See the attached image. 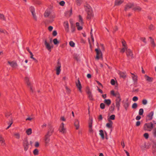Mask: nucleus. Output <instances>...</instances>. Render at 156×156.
Listing matches in <instances>:
<instances>
[{
  "instance_id": "obj_3",
  "label": "nucleus",
  "mask_w": 156,
  "mask_h": 156,
  "mask_svg": "<svg viewBox=\"0 0 156 156\" xmlns=\"http://www.w3.org/2000/svg\"><path fill=\"white\" fill-rule=\"evenodd\" d=\"M61 63L60 62V59H58L57 60V66L56 67V74L58 75L60 74L61 69Z\"/></svg>"
},
{
  "instance_id": "obj_22",
  "label": "nucleus",
  "mask_w": 156,
  "mask_h": 156,
  "mask_svg": "<svg viewBox=\"0 0 156 156\" xmlns=\"http://www.w3.org/2000/svg\"><path fill=\"white\" fill-rule=\"evenodd\" d=\"M119 75H120V76L123 79H125L126 76V73L122 72L120 71L119 73Z\"/></svg>"
},
{
  "instance_id": "obj_32",
  "label": "nucleus",
  "mask_w": 156,
  "mask_h": 156,
  "mask_svg": "<svg viewBox=\"0 0 156 156\" xmlns=\"http://www.w3.org/2000/svg\"><path fill=\"white\" fill-rule=\"evenodd\" d=\"M25 80L26 83H27V85L28 86H30V83L29 82V79L28 77H25Z\"/></svg>"
},
{
  "instance_id": "obj_63",
  "label": "nucleus",
  "mask_w": 156,
  "mask_h": 156,
  "mask_svg": "<svg viewBox=\"0 0 156 156\" xmlns=\"http://www.w3.org/2000/svg\"><path fill=\"white\" fill-rule=\"evenodd\" d=\"M57 35V32L56 30H54L52 33V35L53 36H55Z\"/></svg>"
},
{
  "instance_id": "obj_62",
  "label": "nucleus",
  "mask_w": 156,
  "mask_h": 156,
  "mask_svg": "<svg viewBox=\"0 0 156 156\" xmlns=\"http://www.w3.org/2000/svg\"><path fill=\"white\" fill-rule=\"evenodd\" d=\"M138 100V98L136 96H134L133 98V100L134 101H136Z\"/></svg>"
},
{
  "instance_id": "obj_8",
  "label": "nucleus",
  "mask_w": 156,
  "mask_h": 156,
  "mask_svg": "<svg viewBox=\"0 0 156 156\" xmlns=\"http://www.w3.org/2000/svg\"><path fill=\"white\" fill-rule=\"evenodd\" d=\"M48 131L47 134L51 135L54 132V129L53 128L52 126L51 125H48Z\"/></svg>"
},
{
  "instance_id": "obj_44",
  "label": "nucleus",
  "mask_w": 156,
  "mask_h": 156,
  "mask_svg": "<svg viewBox=\"0 0 156 156\" xmlns=\"http://www.w3.org/2000/svg\"><path fill=\"white\" fill-rule=\"evenodd\" d=\"M144 113V110L143 108H140L139 111V114L140 115H143Z\"/></svg>"
},
{
  "instance_id": "obj_59",
  "label": "nucleus",
  "mask_w": 156,
  "mask_h": 156,
  "mask_svg": "<svg viewBox=\"0 0 156 156\" xmlns=\"http://www.w3.org/2000/svg\"><path fill=\"white\" fill-rule=\"evenodd\" d=\"M142 102L144 105H146L147 104V102L146 99H143L142 101Z\"/></svg>"
},
{
  "instance_id": "obj_57",
  "label": "nucleus",
  "mask_w": 156,
  "mask_h": 156,
  "mask_svg": "<svg viewBox=\"0 0 156 156\" xmlns=\"http://www.w3.org/2000/svg\"><path fill=\"white\" fill-rule=\"evenodd\" d=\"M127 49V47H126V48H125V47H124L121 50V52L122 53H123L125 52V50H126Z\"/></svg>"
},
{
  "instance_id": "obj_11",
  "label": "nucleus",
  "mask_w": 156,
  "mask_h": 156,
  "mask_svg": "<svg viewBox=\"0 0 156 156\" xmlns=\"http://www.w3.org/2000/svg\"><path fill=\"white\" fill-rule=\"evenodd\" d=\"M44 44L47 49L50 52H51V48H53V46H51L50 44L47 42L46 39H45V40Z\"/></svg>"
},
{
  "instance_id": "obj_45",
  "label": "nucleus",
  "mask_w": 156,
  "mask_h": 156,
  "mask_svg": "<svg viewBox=\"0 0 156 156\" xmlns=\"http://www.w3.org/2000/svg\"><path fill=\"white\" fill-rule=\"evenodd\" d=\"M79 22H81V24H83V19L82 16L80 15H79Z\"/></svg>"
},
{
  "instance_id": "obj_7",
  "label": "nucleus",
  "mask_w": 156,
  "mask_h": 156,
  "mask_svg": "<svg viewBox=\"0 0 156 156\" xmlns=\"http://www.w3.org/2000/svg\"><path fill=\"white\" fill-rule=\"evenodd\" d=\"M30 10L32 13V15L34 18V19L37 21V18L35 12V9L34 7L32 6H31L30 8Z\"/></svg>"
},
{
  "instance_id": "obj_55",
  "label": "nucleus",
  "mask_w": 156,
  "mask_h": 156,
  "mask_svg": "<svg viewBox=\"0 0 156 156\" xmlns=\"http://www.w3.org/2000/svg\"><path fill=\"white\" fill-rule=\"evenodd\" d=\"M149 29L150 30H154V28L153 25L152 24H151L149 27Z\"/></svg>"
},
{
  "instance_id": "obj_28",
  "label": "nucleus",
  "mask_w": 156,
  "mask_h": 156,
  "mask_svg": "<svg viewBox=\"0 0 156 156\" xmlns=\"http://www.w3.org/2000/svg\"><path fill=\"white\" fill-rule=\"evenodd\" d=\"M74 125L76 127V129H78L79 127V121L78 120H75L74 122Z\"/></svg>"
},
{
  "instance_id": "obj_34",
  "label": "nucleus",
  "mask_w": 156,
  "mask_h": 156,
  "mask_svg": "<svg viewBox=\"0 0 156 156\" xmlns=\"http://www.w3.org/2000/svg\"><path fill=\"white\" fill-rule=\"evenodd\" d=\"M32 129L31 128H29L26 130V133L28 135H29L32 133Z\"/></svg>"
},
{
  "instance_id": "obj_30",
  "label": "nucleus",
  "mask_w": 156,
  "mask_h": 156,
  "mask_svg": "<svg viewBox=\"0 0 156 156\" xmlns=\"http://www.w3.org/2000/svg\"><path fill=\"white\" fill-rule=\"evenodd\" d=\"M99 132L100 135L101 136L102 139H104L105 138V136L104 135L103 131L102 129H101L100 130Z\"/></svg>"
},
{
  "instance_id": "obj_47",
  "label": "nucleus",
  "mask_w": 156,
  "mask_h": 156,
  "mask_svg": "<svg viewBox=\"0 0 156 156\" xmlns=\"http://www.w3.org/2000/svg\"><path fill=\"white\" fill-rule=\"evenodd\" d=\"M115 115H112L110 116L109 118V120H114L115 119ZM108 120H109L108 119Z\"/></svg>"
},
{
  "instance_id": "obj_61",
  "label": "nucleus",
  "mask_w": 156,
  "mask_h": 156,
  "mask_svg": "<svg viewBox=\"0 0 156 156\" xmlns=\"http://www.w3.org/2000/svg\"><path fill=\"white\" fill-rule=\"evenodd\" d=\"M14 135L16 136V138L19 139L20 138V135L18 133H15Z\"/></svg>"
},
{
  "instance_id": "obj_46",
  "label": "nucleus",
  "mask_w": 156,
  "mask_h": 156,
  "mask_svg": "<svg viewBox=\"0 0 156 156\" xmlns=\"http://www.w3.org/2000/svg\"><path fill=\"white\" fill-rule=\"evenodd\" d=\"M133 9L134 11L138 10L139 11H140L141 10V8L140 7L138 6L133 8Z\"/></svg>"
},
{
  "instance_id": "obj_42",
  "label": "nucleus",
  "mask_w": 156,
  "mask_h": 156,
  "mask_svg": "<svg viewBox=\"0 0 156 156\" xmlns=\"http://www.w3.org/2000/svg\"><path fill=\"white\" fill-rule=\"evenodd\" d=\"M66 89V92L68 94H70L71 90L67 86L65 87Z\"/></svg>"
},
{
  "instance_id": "obj_36",
  "label": "nucleus",
  "mask_w": 156,
  "mask_h": 156,
  "mask_svg": "<svg viewBox=\"0 0 156 156\" xmlns=\"http://www.w3.org/2000/svg\"><path fill=\"white\" fill-rule=\"evenodd\" d=\"M13 122V119L12 117H10V119H9V121L8 122V124L9 125H10V126L12 124Z\"/></svg>"
},
{
  "instance_id": "obj_21",
  "label": "nucleus",
  "mask_w": 156,
  "mask_h": 156,
  "mask_svg": "<svg viewBox=\"0 0 156 156\" xmlns=\"http://www.w3.org/2000/svg\"><path fill=\"white\" fill-rule=\"evenodd\" d=\"M123 2V1L121 0H115V5L118 6L120 5Z\"/></svg>"
},
{
  "instance_id": "obj_27",
  "label": "nucleus",
  "mask_w": 156,
  "mask_h": 156,
  "mask_svg": "<svg viewBox=\"0 0 156 156\" xmlns=\"http://www.w3.org/2000/svg\"><path fill=\"white\" fill-rule=\"evenodd\" d=\"M104 102L108 106H109L111 103V100L110 99H105Z\"/></svg>"
},
{
  "instance_id": "obj_4",
  "label": "nucleus",
  "mask_w": 156,
  "mask_h": 156,
  "mask_svg": "<svg viewBox=\"0 0 156 156\" xmlns=\"http://www.w3.org/2000/svg\"><path fill=\"white\" fill-rule=\"evenodd\" d=\"M86 11L87 14V20H90L94 16L92 10H86Z\"/></svg>"
},
{
  "instance_id": "obj_51",
  "label": "nucleus",
  "mask_w": 156,
  "mask_h": 156,
  "mask_svg": "<svg viewBox=\"0 0 156 156\" xmlns=\"http://www.w3.org/2000/svg\"><path fill=\"white\" fill-rule=\"evenodd\" d=\"M100 108L101 109H104L105 108V105L103 103H101L100 105Z\"/></svg>"
},
{
  "instance_id": "obj_41",
  "label": "nucleus",
  "mask_w": 156,
  "mask_h": 156,
  "mask_svg": "<svg viewBox=\"0 0 156 156\" xmlns=\"http://www.w3.org/2000/svg\"><path fill=\"white\" fill-rule=\"evenodd\" d=\"M88 98L90 101H92L94 100V99L93 98V95L92 94V93L90 94H88Z\"/></svg>"
},
{
  "instance_id": "obj_10",
  "label": "nucleus",
  "mask_w": 156,
  "mask_h": 156,
  "mask_svg": "<svg viewBox=\"0 0 156 156\" xmlns=\"http://www.w3.org/2000/svg\"><path fill=\"white\" fill-rule=\"evenodd\" d=\"M154 115V112L152 111L149 113L146 116V121L151 120L153 118V116Z\"/></svg>"
},
{
  "instance_id": "obj_9",
  "label": "nucleus",
  "mask_w": 156,
  "mask_h": 156,
  "mask_svg": "<svg viewBox=\"0 0 156 156\" xmlns=\"http://www.w3.org/2000/svg\"><path fill=\"white\" fill-rule=\"evenodd\" d=\"M51 136L47 134H46L44 136V140L45 144V146H47L50 141V137Z\"/></svg>"
},
{
  "instance_id": "obj_40",
  "label": "nucleus",
  "mask_w": 156,
  "mask_h": 156,
  "mask_svg": "<svg viewBox=\"0 0 156 156\" xmlns=\"http://www.w3.org/2000/svg\"><path fill=\"white\" fill-rule=\"evenodd\" d=\"M53 42L55 45H57L59 43V42L57 38H55L53 40Z\"/></svg>"
},
{
  "instance_id": "obj_20",
  "label": "nucleus",
  "mask_w": 156,
  "mask_h": 156,
  "mask_svg": "<svg viewBox=\"0 0 156 156\" xmlns=\"http://www.w3.org/2000/svg\"><path fill=\"white\" fill-rule=\"evenodd\" d=\"M71 29L72 33H73L75 30L76 28L75 25L74 24L72 21H70Z\"/></svg>"
},
{
  "instance_id": "obj_2",
  "label": "nucleus",
  "mask_w": 156,
  "mask_h": 156,
  "mask_svg": "<svg viewBox=\"0 0 156 156\" xmlns=\"http://www.w3.org/2000/svg\"><path fill=\"white\" fill-rule=\"evenodd\" d=\"M153 124L151 122L145 123L143 129L145 131H151L154 128Z\"/></svg>"
},
{
  "instance_id": "obj_31",
  "label": "nucleus",
  "mask_w": 156,
  "mask_h": 156,
  "mask_svg": "<svg viewBox=\"0 0 156 156\" xmlns=\"http://www.w3.org/2000/svg\"><path fill=\"white\" fill-rule=\"evenodd\" d=\"M76 26L77 27V29L78 30H80L83 29V27L80 26V23H79L77 22L76 23Z\"/></svg>"
},
{
  "instance_id": "obj_6",
  "label": "nucleus",
  "mask_w": 156,
  "mask_h": 156,
  "mask_svg": "<svg viewBox=\"0 0 156 156\" xmlns=\"http://www.w3.org/2000/svg\"><path fill=\"white\" fill-rule=\"evenodd\" d=\"M95 51L96 53V59H99L101 57H102V54L99 49L96 48Z\"/></svg>"
},
{
  "instance_id": "obj_24",
  "label": "nucleus",
  "mask_w": 156,
  "mask_h": 156,
  "mask_svg": "<svg viewBox=\"0 0 156 156\" xmlns=\"http://www.w3.org/2000/svg\"><path fill=\"white\" fill-rule=\"evenodd\" d=\"M108 121L109 123L106 124V126L107 127L110 128L112 127L113 122L111 120H108Z\"/></svg>"
},
{
  "instance_id": "obj_60",
  "label": "nucleus",
  "mask_w": 156,
  "mask_h": 156,
  "mask_svg": "<svg viewBox=\"0 0 156 156\" xmlns=\"http://www.w3.org/2000/svg\"><path fill=\"white\" fill-rule=\"evenodd\" d=\"M140 39L141 41H143L145 44L147 43L146 39L145 37H141Z\"/></svg>"
},
{
  "instance_id": "obj_39",
  "label": "nucleus",
  "mask_w": 156,
  "mask_h": 156,
  "mask_svg": "<svg viewBox=\"0 0 156 156\" xmlns=\"http://www.w3.org/2000/svg\"><path fill=\"white\" fill-rule=\"evenodd\" d=\"M33 153L34 155H37L39 154V151L37 149H35L34 150Z\"/></svg>"
},
{
  "instance_id": "obj_38",
  "label": "nucleus",
  "mask_w": 156,
  "mask_h": 156,
  "mask_svg": "<svg viewBox=\"0 0 156 156\" xmlns=\"http://www.w3.org/2000/svg\"><path fill=\"white\" fill-rule=\"evenodd\" d=\"M76 5H77L80 6L83 0H75Z\"/></svg>"
},
{
  "instance_id": "obj_1",
  "label": "nucleus",
  "mask_w": 156,
  "mask_h": 156,
  "mask_svg": "<svg viewBox=\"0 0 156 156\" xmlns=\"http://www.w3.org/2000/svg\"><path fill=\"white\" fill-rule=\"evenodd\" d=\"M115 96H114L117 97L115 100L116 106L117 108L118 111H119L120 105V101L121 100V97L119 93L118 92H116L115 93Z\"/></svg>"
},
{
  "instance_id": "obj_43",
  "label": "nucleus",
  "mask_w": 156,
  "mask_h": 156,
  "mask_svg": "<svg viewBox=\"0 0 156 156\" xmlns=\"http://www.w3.org/2000/svg\"><path fill=\"white\" fill-rule=\"evenodd\" d=\"M137 104L136 103H135L132 105V107L133 109H136L137 108Z\"/></svg>"
},
{
  "instance_id": "obj_29",
  "label": "nucleus",
  "mask_w": 156,
  "mask_h": 156,
  "mask_svg": "<svg viewBox=\"0 0 156 156\" xmlns=\"http://www.w3.org/2000/svg\"><path fill=\"white\" fill-rule=\"evenodd\" d=\"M115 109V105L114 103H113L111 106L109 108V110L111 113H112Z\"/></svg>"
},
{
  "instance_id": "obj_13",
  "label": "nucleus",
  "mask_w": 156,
  "mask_h": 156,
  "mask_svg": "<svg viewBox=\"0 0 156 156\" xmlns=\"http://www.w3.org/2000/svg\"><path fill=\"white\" fill-rule=\"evenodd\" d=\"M126 53L128 58H129L130 57H131V58H133V52L129 49L127 48L126 50Z\"/></svg>"
},
{
  "instance_id": "obj_33",
  "label": "nucleus",
  "mask_w": 156,
  "mask_h": 156,
  "mask_svg": "<svg viewBox=\"0 0 156 156\" xmlns=\"http://www.w3.org/2000/svg\"><path fill=\"white\" fill-rule=\"evenodd\" d=\"M11 115L12 114L10 112H7L5 113V116L7 118H8L9 117L10 118V117H12Z\"/></svg>"
},
{
  "instance_id": "obj_58",
  "label": "nucleus",
  "mask_w": 156,
  "mask_h": 156,
  "mask_svg": "<svg viewBox=\"0 0 156 156\" xmlns=\"http://www.w3.org/2000/svg\"><path fill=\"white\" fill-rule=\"evenodd\" d=\"M59 4L60 5L63 6L65 5V2L63 1H62L60 2Z\"/></svg>"
},
{
  "instance_id": "obj_15",
  "label": "nucleus",
  "mask_w": 156,
  "mask_h": 156,
  "mask_svg": "<svg viewBox=\"0 0 156 156\" xmlns=\"http://www.w3.org/2000/svg\"><path fill=\"white\" fill-rule=\"evenodd\" d=\"M52 9L51 8H48L45 11L44 16L45 17H48L49 16L51 12Z\"/></svg>"
},
{
  "instance_id": "obj_54",
  "label": "nucleus",
  "mask_w": 156,
  "mask_h": 156,
  "mask_svg": "<svg viewBox=\"0 0 156 156\" xmlns=\"http://www.w3.org/2000/svg\"><path fill=\"white\" fill-rule=\"evenodd\" d=\"M153 134L154 137H156V128L154 129L153 132Z\"/></svg>"
},
{
  "instance_id": "obj_23",
  "label": "nucleus",
  "mask_w": 156,
  "mask_h": 156,
  "mask_svg": "<svg viewBox=\"0 0 156 156\" xmlns=\"http://www.w3.org/2000/svg\"><path fill=\"white\" fill-rule=\"evenodd\" d=\"M144 76L147 81L149 82H151L153 81V79L152 77H150L147 75H145Z\"/></svg>"
},
{
  "instance_id": "obj_37",
  "label": "nucleus",
  "mask_w": 156,
  "mask_h": 156,
  "mask_svg": "<svg viewBox=\"0 0 156 156\" xmlns=\"http://www.w3.org/2000/svg\"><path fill=\"white\" fill-rule=\"evenodd\" d=\"M0 19L6 21V20L5 17L4 15L0 13Z\"/></svg>"
},
{
  "instance_id": "obj_12",
  "label": "nucleus",
  "mask_w": 156,
  "mask_h": 156,
  "mask_svg": "<svg viewBox=\"0 0 156 156\" xmlns=\"http://www.w3.org/2000/svg\"><path fill=\"white\" fill-rule=\"evenodd\" d=\"M92 123H93V120L92 119H91L89 121L88 124H89V131L90 133H93V129H92Z\"/></svg>"
},
{
  "instance_id": "obj_52",
  "label": "nucleus",
  "mask_w": 156,
  "mask_h": 156,
  "mask_svg": "<svg viewBox=\"0 0 156 156\" xmlns=\"http://www.w3.org/2000/svg\"><path fill=\"white\" fill-rule=\"evenodd\" d=\"M144 136L146 139H147L149 138V134L147 133H145L144 134Z\"/></svg>"
},
{
  "instance_id": "obj_5",
  "label": "nucleus",
  "mask_w": 156,
  "mask_h": 156,
  "mask_svg": "<svg viewBox=\"0 0 156 156\" xmlns=\"http://www.w3.org/2000/svg\"><path fill=\"white\" fill-rule=\"evenodd\" d=\"M23 145L24 150L26 151L29 148V144L27 138H25L23 141Z\"/></svg>"
},
{
  "instance_id": "obj_48",
  "label": "nucleus",
  "mask_w": 156,
  "mask_h": 156,
  "mask_svg": "<svg viewBox=\"0 0 156 156\" xmlns=\"http://www.w3.org/2000/svg\"><path fill=\"white\" fill-rule=\"evenodd\" d=\"M69 44L70 46L72 47H74L75 46V44L73 41H70Z\"/></svg>"
},
{
  "instance_id": "obj_35",
  "label": "nucleus",
  "mask_w": 156,
  "mask_h": 156,
  "mask_svg": "<svg viewBox=\"0 0 156 156\" xmlns=\"http://www.w3.org/2000/svg\"><path fill=\"white\" fill-rule=\"evenodd\" d=\"M132 78L134 82H137V76L134 75L133 76H132Z\"/></svg>"
},
{
  "instance_id": "obj_18",
  "label": "nucleus",
  "mask_w": 156,
  "mask_h": 156,
  "mask_svg": "<svg viewBox=\"0 0 156 156\" xmlns=\"http://www.w3.org/2000/svg\"><path fill=\"white\" fill-rule=\"evenodd\" d=\"M64 27L66 31L67 32H68L69 31V25L68 22L67 21H64Z\"/></svg>"
},
{
  "instance_id": "obj_26",
  "label": "nucleus",
  "mask_w": 156,
  "mask_h": 156,
  "mask_svg": "<svg viewBox=\"0 0 156 156\" xmlns=\"http://www.w3.org/2000/svg\"><path fill=\"white\" fill-rule=\"evenodd\" d=\"M149 38L151 39L150 41H151V44L152 45V46L153 47H154L156 45H155V43L154 41V39H153L151 37H149Z\"/></svg>"
},
{
  "instance_id": "obj_25",
  "label": "nucleus",
  "mask_w": 156,
  "mask_h": 156,
  "mask_svg": "<svg viewBox=\"0 0 156 156\" xmlns=\"http://www.w3.org/2000/svg\"><path fill=\"white\" fill-rule=\"evenodd\" d=\"M129 104L127 101V100L126 102H125L123 104V106L124 107L126 111L127 110L129 106Z\"/></svg>"
},
{
  "instance_id": "obj_14",
  "label": "nucleus",
  "mask_w": 156,
  "mask_h": 156,
  "mask_svg": "<svg viewBox=\"0 0 156 156\" xmlns=\"http://www.w3.org/2000/svg\"><path fill=\"white\" fill-rule=\"evenodd\" d=\"M76 84L77 87L79 91L81 92V89L82 87L80 81L79 80V78L78 79L77 81L76 82Z\"/></svg>"
},
{
  "instance_id": "obj_19",
  "label": "nucleus",
  "mask_w": 156,
  "mask_h": 156,
  "mask_svg": "<svg viewBox=\"0 0 156 156\" xmlns=\"http://www.w3.org/2000/svg\"><path fill=\"white\" fill-rule=\"evenodd\" d=\"M134 5L133 3H129L126 4L124 10L126 11L128 9H130Z\"/></svg>"
},
{
  "instance_id": "obj_53",
  "label": "nucleus",
  "mask_w": 156,
  "mask_h": 156,
  "mask_svg": "<svg viewBox=\"0 0 156 156\" xmlns=\"http://www.w3.org/2000/svg\"><path fill=\"white\" fill-rule=\"evenodd\" d=\"M122 45L124 47H125V48H126V47H127L126 42L125 41L123 40L122 41Z\"/></svg>"
},
{
  "instance_id": "obj_16",
  "label": "nucleus",
  "mask_w": 156,
  "mask_h": 156,
  "mask_svg": "<svg viewBox=\"0 0 156 156\" xmlns=\"http://www.w3.org/2000/svg\"><path fill=\"white\" fill-rule=\"evenodd\" d=\"M8 63L12 68H16L18 66V65L16 61H12L10 62L9 61H8Z\"/></svg>"
},
{
  "instance_id": "obj_17",
  "label": "nucleus",
  "mask_w": 156,
  "mask_h": 156,
  "mask_svg": "<svg viewBox=\"0 0 156 156\" xmlns=\"http://www.w3.org/2000/svg\"><path fill=\"white\" fill-rule=\"evenodd\" d=\"M59 132L64 133L65 132V129L64 128V124L63 122H62L59 129Z\"/></svg>"
},
{
  "instance_id": "obj_56",
  "label": "nucleus",
  "mask_w": 156,
  "mask_h": 156,
  "mask_svg": "<svg viewBox=\"0 0 156 156\" xmlns=\"http://www.w3.org/2000/svg\"><path fill=\"white\" fill-rule=\"evenodd\" d=\"M111 83L112 85H114L115 84V82L114 79H112L111 80L110 82Z\"/></svg>"
},
{
  "instance_id": "obj_49",
  "label": "nucleus",
  "mask_w": 156,
  "mask_h": 156,
  "mask_svg": "<svg viewBox=\"0 0 156 156\" xmlns=\"http://www.w3.org/2000/svg\"><path fill=\"white\" fill-rule=\"evenodd\" d=\"M0 142L1 143H4L5 142V140L2 136L0 135Z\"/></svg>"
},
{
  "instance_id": "obj_64",
  "label": "nucleus",
  "mask_w": 156,
  "mask_h": 156,
  "mask_svg": "<svg viewBox=\"0 0 156 156\" xmlns=\"http://www.w3.org/2000/svg\"><path fill=\"white\" fill-rule=\"evenodd\" d=\"M39 146V144L38 142L37 141L35 142L34 146L35 147H37Z\"/></svg>"
},
{
  "instance_id": "obj_50",
  "label": "nucleus",
  "mask_w": 156,
  "mask_h": 156,
  "mask_svg": "<svg viewBox=\"0 0 156 156\" xmlns=\"http://www.w3.org/2000/svg\"><path fill=\"white\" fill-rule=\"evenodd\" d=\"M33 2L34 3L38 5L41 4V2L38 0H33Z\"/></svg>"
}]
</instances>
